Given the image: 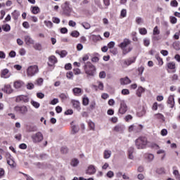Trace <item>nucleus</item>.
<instances>
[{"mask_svg": "<svg viewBox=\"0 0 180 180\" xmlns=\"http://www.w3.org/2000/svg\"><path fill=\"white\" fill-rule=\"evenodd\" d=\"M31 139L34 144H39V143H41L43 140H44V136L43 135V133L38 131L35 134H33L31 136Z\"/></svg>", "mask_w": 180, "mask_h": 180, "instance_id": "obj_4", "label": "nucleus"}, {"mask_svg": "<svg viewBox=\"0 0 180 180\" xmlns=\"http://www.w3.org/2000/svg\"><path fill=\"white\" fill-rule=\"evenodd\" d=\"M57 103H58V98H53L50 103L51 105H57Z\"/></svg>", "mask_w": 180, "mask_h": 180, "instance_id": "obj_55", "label": "nucleus"}, {"mask_svg": "<svg viewBox=\"0 0 180 180\" xmlns=\"http://www.w3.org/2000/svg\"><path fill=\"white\" fill-rule=\"evenodd\" d=\"M145 158L149 162L153 161L154 160V155L153 154H145Z\"/></svg>", "mask_w": 180, "mask_h": 180, "instance_id": "obj_27", "label": "nucleus"}, {"mask_svg": "<svg viewBox=\"0 0 180 180\" xmlns=\"http://www.w3.org/2000/svg\"><path fill=\"white\" fill-rule=\"evenodd\" d=\"M32 12L34 13V15H37V13L40 12V8L38 6H34L32 8Z\"/></svg>", "mask_w": 180, "mask_h": 180, "instance_id": "obj_30", "label": "nucleus"}, {"mask_svg": "<svg viewBox=\"0 0 180 180\" xmlns=\"http://www.w3.org/2000/svg\"><path fill=\"white\" fill-rule=\"evenodd\" d=\"M120 84L121 85H129V84H131V80L129 79V77H124L120 79Z\"/></svg>", "mask_w": 180, "mask_h": 180, "instance_id": "obj_19", "label": "nucleus"}, {"mask_svg": "<svg viewBox=\"0 0 180 180\" xmlns=\"http://www.w3.org/2000/svg\"><path fill=\"white\" fill-rule=\"evenodd\" d=\"M31 105H32L35 109H39V108H40V103H39L37 101H31Z\"/></svg>", "mask_w": 180, "mask_h": 180, "instance_id": "obj_29", "label": "nucleus"}, {"mask_svg": "<svg viewBox=\"0 0 180 180\" xmlns=\"http://www.w3.org/2000/svg\"><path fill=\"white\" fill-rule=\"evenodd\" d=\"M167 103L169 105V108H174L175 106V98H174V95H170L167 99Z\"/></svg>", "mask_w": 180, "mask_h": 180, "instance_id": "obj_13", "label": "nucleus"}, {"mask_svg": "<svg viewBox=\"0 0 180 180\" xmlns=\"http://www.w3.org/2000/svg\"><path fill=\"white\" fill-rule=\"evenodd\" d=\"M7 164L11 167V168H15L16 167V163H15V160L12 158V155L11 154H7Z\"/></svg>", "mask_w": 180, "mask_h": 180, "instance_id": "obj_11", "label": "nucleus"}, {"mask_svg": "<svg viewBox=\"0 0 180 180\" xmlns=\"http://www.w3.org/2000/svg\"><path fill=\"white\" fill-rule=\"evenodd\" d=\"M39 72V66L37 65H30L27 69V77H34L36 74Z\"/></svg>", "mask_w": 180, "mask_h": 180, "instance_id": "obj_5", "label": "nucleus"}, {"mask_svg": "<svg viewBox=\"0 0 180 180\" xmlns=\"http://www.w3.org/2000/svg\"><path fill=\"white\" fill-rule=\"evenodd\" d=\"M79 165V160L77 158H73L70 160V165L71 167H78Z\"/></svg>", "mask_w": 180, "mask_h": 180, "instance_id": "obj_20", "label": "nucleus"}, {"mask_svg": "<svg viewBox=\"0 0 180 180\" xmlns=\"http://www.w3.org/2000/svg\"><path fill=\"white\" fill-rule=\"evenodd\" d=\"M24 40L27 46H33V44H34V39L30 35H25L24 37Z\"/></svg>", "mask_w": 180, "mask_h": 180, "instance_id": "obj_9", "label": "nucleus"}, {"mask_svg": "<svg viewBox=\"0 0 180 180\" xmlns=\"http://www.w3.org/2000/svg\"><path fill=\"white\" fill-rule=\"evenodd\" d=\"M59 98L65 101V99H67V98H68V96H67L65 94H60Z\"/></svg>", "mask_w": 180, "mask_h": 180, "instance_id": "obj_56", "label": "nucleus"}, {"mask_svg": "<svg viewBox=\"0 0 180 180\" xmlns=\"http://www.w3.org/2000/svg\"><path fill=\"white\" fill-rule=\"evenodd\" d=\"M32 46L33 49H34V50H37V51H41V50H43V46L40 43L34 44Z\"/></svg>", "mask_w": 180, "mask_h": 180, "instance_id": "obj_23", "label": "nucleus"}, {"mask_svg": "<svg viewBox=\"0 0 180 180\" xmlns=\"http://www.w3.org/2000/svg\"><path fill=\"white\" fill-rule=\"evenodd\" d=\"M110 51L113 54L114 56H116L117 54V49L116 48H112L110 49Z\"/></svg>", "mask_w": 180, "mask_h": 180, "instance_id": "obj_53", "label": "nucleus"}, {"mask_svg": "<svg viewBox=\"0 0 180 180\" xmlns=\"http://www.w3.org/2000/svg\"><path fill=\"white\" fill-rule=\"evenodd\" d=\"M136 22L137 25H141V23H143V18H140V17L136 18Z\"/></svg>", "mask_w": 180, "mask_h": 180, "instance_id": "obj_51", "label": "nucleus"}, {"mask_svg": "<svg viewBox=\"0 0 180 180\" xmlns=\"http://www.w3.org/2000/svg\"><path fill=\"white\" fill-rule=\"evenodd\" d=\"M52 20H53V23H57V24L60 23V18H58L53 17L52 18Z\"/></svg>", "mask_w": 180, "mask_h": 180, "instance_id": "obj_59", "label": "nucleus"}, {"mask_svg": "<svg viewBox=\"0 0 180 180\" xmlns=\"http://www.w3.org/2000/svg\"><path fill=\"white\" fill-rule=\"evenodd\" d=\"M2 29L4 32H9V30H11V25L6 24L2 26Z\"/></svg>", "mask_w": 180, "mask_h": 180, "instance_id": "obj_34", "label": "nucleus"}, {"mask_svg": "<svg viewBox=\"0 0 180 180\" xmlns=\"http://www.w3.org/2000/svg\"><path fill=\"white\" fill-rule=\"evenodd\" d=\"M131 44V41L129 39H124L123 41L121 42L119 45L118 47L122 50V54L124 56H126V54H128V53H130L131 50H133V46H129Z\"/></svg>", "mask_w": 180, "mask_h": 180, "instance_id": "obj_1", "label": "nucleus"}, {"mask_svg": "<svg viewBox=\"0 0 180 180\" xmlns=\"http://www.w3.org/2000/svg\"><path fill=\"white\" fill-rule=\"evenodd\" d=\"M34 88V84L33 83H28L27 84V89H33Z\"/></svg>", "mask_w": 180, "mask_h": 180, "instance_id": "obj_52", "label": "nucleus"}, {"mask_svg": "<svg viewBox=\"0 0 180 180\" xmlns=\"http://www.w3.org/2000/svg\"><path fill=\"white\" fill-rule=\"evenodd\" d=\"M119 112L121 115H124L127 112V105L124 103V101L120 102V108Z\"/></svg>", "mask_w": 180, "mask_h": 180, "instance_id": "obj_8", "label": "nucleus"}, {"mask_svg": "<svg viewBox=\"0 0 180 180\" xmlns=\"http://www.w3.org/2000/svg\"><path fill=\"white\" fill-rule=\"evenodd\" d=\"M170 22L172 24V25H175V23H176L177 22V19L176 18L174 17V16H170Z\"/></svg>", "mask_w": 180, "mask_h": 180, "instance_id": "obj_40", "label": "nucleus"}, {"mask_svg": "<svg viewBox=\"0 0 180 180\" xmlns=\"http://www.w3.org/2000/svg\"><path fill=\"white\" fill-rule=\"evenodd\" d=\"M115 41H110L108 44V49H112L115 47Z\"/></svg>", "mask_w": 180, "mask_h": 180, "instance_id": "obj_47", "label": "nucleus"}, {"mask_svg": "<svg viewBox=\"0 0 180 180\" xmlns=\"http://www.w3.org/2000/svg\"><path fill=\"white\" fill-rule=\"evenodd\" d=\"M135 144H136V147L139 150L146 148V146H147V138L140 136L135 141Z\"/></svg>", "mask_w": 180, "mask_h": 180, "instance_id": "obj_3", "label": "nucleus"}, {"mask_svg": "<svg viewBox=\"0 0 180 180\" xmlns=\"http://www.w3.org/2000/svg\"><path fill=\"white\" fill-rule=\"evenodd\" d=\"M61 153H63V154H67L68 153V148L66 147H63L60 149Z\"/></svg>", "mask_w": 180, "mask_h": 180, "instance_id": "obj_49", "label": "nucleus"}, {"mask_svg": "<svg viewBox=\"0 0 180 180\" xmlns=\"http://www.w3.org/2000/svg\"><path fill=\"white\" fill-rule=\"evenodd\" d=\"M99 78H106V72L105 71H102L99 73Z\"/></svg>", "mask_w": 180, "mask_h": 180, "instance_id": "obj_48", "label": "nucleus"}, {"mask_svg": "<svg viewBox=\"0 0 180 180\" xmlns=\"http://www.w3.org/2000/svg\"><path fill=\"white\" fill-rule=\"evenodd\" d=\"M71 103L73 105V108H75L76 109H79V101L72 100Z\"/></svg>", "mask_w": 180, "mask_h": 180, "instance_id": "obj_24", "label": "nucleus"}, {"mask_svg": "<svg viewBox=\"0 0 180 180\" xmlns=\"http://www.w3.org/2000/svg\"><path fill=\"white\" fill-rule=\"evenodd\" d=\"M0 77L1 78H5V79L9 78V77H11V75H9V70L8 69L2 70L0 73Z\"/></svg>", "mask_w": 180, "mask_h": 180, "instance_id": "obj_14", "label": "nucleus"}, {"mask_svg": "<svg viewBox=\"0 0 180 180\" xmlns=\"http://www.w3.org/2000/svg\"><path fill=\"white\" fill-rule=\"evenodd\" d=\"M37 96L39 99H43V98H44V94H43V93H37Z\"/></svg>", "mask_w": 180, "mask_h": 180, "instance_id": "obj_62", "label": "nucleus"}, {"mask_svg": "<svg viewBox=\"0 0 180 180\" xmlns=\"http://www.w3.org/2000/svg\"><path fill=\"white\" fill-rule=\"evenodd\" d=\"M137 115L138 116H139V117H141V116H144V115H146V110L143 108L141 112H138Z\"/></svg>", "mask_w": 180, "mask_h": 180, "instance_id": "obj_42", "label": "nucleus"}, {"mask_svg": "<svg viewBox=\"0 0 180 180\" xmlns=\"http://www.w3.org/2000/svg\"><path fill=\"white\" fill-rule=\"evenodd\" d=\"M23 85H25V83L20 80L15 81L13 83V86H14V88H15V89H19L22 88V86H23Z\"/></svg>", "mask_w": 180, "mask_h": 180, "instance_id": "obj_18", "label": "nucleus"}, {"mask_svg": "<svg viewBox=\"0 0 180 180\" xmlns=\"http://www.w3.org/2000/svg\"><path fill=\"white\" fill-rule=\"evenodd\" d=\"M2 91L6 94H12V92H13V90L12 89V86H11L10 84L4 85V87L2 89Z\"/></svg>", "mask_w": 180, "mask_h": 180, "instance_id": "obj_15", "label": "nucleus"}, {"mask_svg": "<svg viewBox=\"0 0 180 180\" xmlns=\"http://www.w3.org/2000/svg\"><path fill=\"white\" fill-rule=\"evenodd\" d=\"M69 26H71L72 27H75V26H77V22H75L73 20H70L69 21Z\"/></svg>", "mask_w": 180, "mask_h": 180, "instance_id": "obj_54", "label": "nucleus"}, {"mask_svg": "<svg viewBox=\"0 0 180 180\" xmlns=\"http://www.w3.org/2000/svg\"><path fill=\"white\" fill-rule=\"evenodd\" d=\"M122 95H129L130 94V91L127 89H124L122 90Z\"/></svg>", "mask_w": 180, "mask_h": 180, "instance_id": "obj_46", "label": "nucleus"}, {"mask_svg": "<svg viewBox=\"0 0 180 180\" xmlns=\"http://www.w3.org/2000/svg\"><path fill=\"white\" fill-rule=\"evenodd\" d=\"M63 9L64 12H70L71 11V8H70V6L68 3H65L64 6H63Z\"/></svg>", "mask_w": 180, "mask_h": 180, "instance_id": "obj_28", "label": "nucleus"}, {"mask_svg": "<svg viewBox=\"0 0 180 180\" xmlns=\"http://www.w3.org/2000/svg\"><path fill=\"white\" fill-rule=\"evenodd\" d=\"M49 63H48L49 67H53L54 64L57 63V58L54 56H51L49 58Z\"/></svg>", "mask_w": 180, "mask_h": 180, "instance_id": "obj_17", "label": "nucleus"}, {"mask_svg": "<svg viewBox=\"0 0 180 180\" xmlns=\"http://www.w3.org/2000/svg\"><path fill=\"white\" fill-rule=\"evenodd\" d=\"M160 32L158 29V26H155L153 29V35L157 36V34H160Z\"/></svg>", "mask_w": 180, "mask_h": 180, "instance_id": "obj_36", "label": "nucleus"}, {"mask_svg": "<svg viewBox=\"0 0 180 180\" xmlns=\"http://www.w3.org/2000/svg\"><path fill=\"white\" fill-rule=\"evenodd\" d=\"M56 113H61L63 112V108L60 106H57L56 108Z\"/></svg>", "mask_w": 180, "mask_h": 180, "instance_id": "obj_60", "label": "nucleus"}, {"mask_svg": "<svg viewBox=\"0 0 180 180\" xmlns=\"http://www.w3.org/2000/svg\"><path fill=\"white\" fill-rule=\"evenodd\" d=\"M19 54L20 56H25L26 54V50L23 48L20 49L19 51Z\"/></svg>", "mask_w": 180, "mask_h": 180, "instance_id": "obj_50", "label": "nucleus"}, {"mask_svg": "<svg viewBox=\"0 0 180 180\" xmlns=\"http://www.w3.org/2000/svg\"><path fill=\"white\" fill-rule=\"evenodd\" d=\"M139 33L141 34H146V33H147V29H146V28H140L139 29Z\"/></svg>", "mask_w": 180, "mask_h": 180, "instance_id": "obj_45", "label": "nucleus"}, {"mask_svg": "<svg viewBox=\"0 0 180 180\" xmlns=\"http://www.w3.org/2000/svg\"><path fill=\"white\" fill-rule=\"evenodd\" d=\"M98 89H101V91H103V83L102 82H98Z\"/></svg>", "mask_w": 180, "mask_h": 180, "instance_id": "obj_63", "label": "nucleus"}, {"mask_svg": "<svg viewBox=\"0 0 180 180\" xmlns=\"http://www.w3.org/2000/svg\"><path fill=\"white\" fill-rule=\"evenodd\" d=\"M72 130L73 134H75V133H78V131H79V127L72 125Z\"/></svg>", "mask_w": 180, "mask_h": 180, "instance_id": "obj_33", "label": "nucleus"}, {"mask_svg": "<svg viewBox=\"0 0 180 180\" xmlns=\"http://www.w3.org/2000/svg\"><path fill=\"white\" fill-rule=\"evenodd\" d=\"M121 18H126L127 16V11L126 9H122L120 13Z\"/></svg>", "mask_w": 180, "mask_h": 180, "instance_id": "obj_37", "label": "nucleus"}, {"mask_svg": "<svg viewBox=\"0 0 180 180\" xmlns=\"http://www.w3.org/2000/svg\"><path fill=\"white\" fill-rule=\"evenodd\" d=\"M175 50H180V44L178 43L174 44Z\"/></svg>", "mask_w": 180, "mask_h": 180, "instance_id": "obj_64", "label": "nucleus"}, {"mask_svg": "<svg viewBox=\"0 0 180 180\" xmlns=\"http://www.w3.org/2000/svg\"><path fill=\"white\" fill-rule=\"evenodd\" d=\"M66 77L67 78H68V79H72V77H74V74L72 73V72H69L66 74Z\"/></svg>", "mask_w": 180, "mask_h": 180, "instance_id": "obj_43", "label": "nucleus"}, {"mask_svg": "<svg viewBox=\"0 0 180 180\" xmlns=\"http://www.w3.org/2000/svg\"><path fill=\"white\" fill-rule=\"evenodd\" d=\"M124 130V126L123 125H116L114 127V131H117L119 133H122Z\"/></svg>", "mask_w": 180, "mask_h": 180, "instance_id": "obj_21", "label": "nucleus"}, {"mask_svg": "<svg viewBox=\"0 0 180 180\" xmlns=\"http://www.w3.org/2000/svg\"><path fill=\"white\" fill-rule=\"evenodd\" d=\"M14 110L15 112H17V113H19V115L25 116V115H27V112H29V108L26 105H17L14 107Z\"/></svg>", "mask_w": 180, "mask_h": 180, "instance_id": "obj_6", "label": "nucleus"}, {"mask_svg": "<svg viewBox=\"0 0 180 180\" xmlns=\"http://www.w3.org/2000/svg\"><path fill=\"white\" fill-rule=\"evenodd\" d=\"M171 6H174V8H176L178 6V1L176 0H173L170 3Z\"/></svg>", "mask_w": 180, "mask_h": 180, "instance_id": "obj_44", "label": "nucleus"}, {"mask_svg": "<svg viewBox=\"0 0 180 180\" xmlns=\"http://www.w3.org/2000/svg\"><path fill=\"white\" fill-rule=\"evenodd\" d=\"M84 70L85 74L89 77H94L95 75V72H96V68H95V65L91 63V62H87L85 63Z\"/></svg>", "mask_w": 180, "mask_h": 180, "instance_id": "obj_2", "label": "nucleus"}, {"mask_svg": "<svg viewBox=\"0 0 180 180\" xmlns=\"http://www.w3.org/2000/svg\"><path fill=\"white\" fill-rule=\"evenodd\" d=\"M141 130H143V125L141 124H132L129 127V132L134 131V133H140Z\"/></svg>", "mask_w": 180, "mask_h": 180, "instance_id": "obj_7", "label": "nucleus"}, {"mask_svg": "<svg viewBox=\"0 0 180 180\" xmlns=\"http://www.w3.org/2000/svg\"><path fill=\"white\" fill-rule=\"evenodd\" d=\"M143 43H144V46H146V47H148V46H150V39H145L143 40Z\"/></svg>", "mask_w": 180, "mask_h": 180, "instance_id": "obj_57", "label": "nucleus"}, {"mask_svg": "<svg viewBox=\"0 0 180 180\" xmlns=\"http://www.w3.org/2000/svg\"><path fill=\"white\" fill-rule=\"evenodd\" d=\"M89 104V98H88V97H84L83 98V105L84 106H88Z\"/></svg>", "mask_w": 180, "mask_h": 180, "instance_id": "obj_35", "label": "nucleus"}, {"mask_svg": "<svg viewBox=\"0 0 180 180\" xmlns=\"http://www.w3.org/2000/svg\"><path fill=\"white\" fill-rule=\"evenodd\" d=\"M56 54H58L59 56H60L61 58H64V57H65V56H67L68 54L66 51H61L60 52H59L58 51H56Z\"/></svg>", "mask_w": 180, "mask_h": 180, "instance_id": "obj_26", "label": "nucleus"}, {"mask_svg": "<svg viewBox=\"0 0 180 180\" xmlns=\"http://www.w3.org/2000/svg\"><path fill=\"white\" fill-rule=\"evenodd\" d=\"M44 23L46 27H49V29H51V27H53V22L51 21L45 20Z\"/></svg>", "mask_w": 180, "mask_h": 180, "instance_id": "obj_31", "label": "nucleus"}, {"mask_svg": "<svg viewBox=\"0 0 180 180\" xmlns=\"http://www.w3.org/2000/svg\"><path fill=\"white\" fill-rule=\"evenodd\" d=\"M82 26H83V27H84V29H91V25L88 22H83L82 23Z\"/></svg>", "mask_w": 180, "mask_h": 180, "instance_id": "obj_39", "label": "nucleus"}, {"mask_svg": "<svg viewBox=\"0 0 180 180\" xmlns=\"http://www.w3.org/2000/svg\"><path fill=\"white\" fill-rule=\"evenodd\" d=\"M154 116L155 119H160L161 120H164V115L161 113L155 114Z\"/></svg>", "mask_w": 180, "mask_h": 180, "instance_id": "obj_38", "label": "nucleus"}, {"mask_svg": "<svg viewBox=\"0 0 180 180\" xmlns=\"http://www.w3.org/2000/svg\"><path fill=\"white\" fill-rule=\"evenodd\" d=\"M167 68L169 69V70H175L176 68V66H175V63L174 62H170L167 64Z\"/></svg>", "mask_w": 180, "mask_h": 180, "instance_id": "obj_32", "label": "nucleus"}, {"mask_svg": "<svg viewBox=\"0 0 180 180\" xmlns=\"http://www.w3.org/2000/svg\"><path fill=\"white\" fill-rule=\"evenodd\" d=\"M72 37H78L79 36V32L78 31H73L71 33Z\"/></svg>", "mask_w": 180, "mask_h": 180, "instance_id": "obj_41", "label": "nucleus"}, {"mask_svg": "<svg viewBox=\"0 0 180 180\" xmlns=\"http://www.w3.org/2000/svg\"><path fill=\"white\" fill-rule=\"evenodd\" d=\"M136 62V58H134L133 59H127L123 61L122 67L124 68H126L127 67H129V65H131L133 63Z\"/></svg>", "mask_w": 180, "mask_h": 180, "instance_id": "obj_12", "label": "nucleus"}, {"mask_svg": "<svg viewBox=\"0 0 180 180\" xmlns=\"http://www.w3.org/2000/svg\"><path fill=\"white\" fill-rule=\"evenodd\" d=\"M16 102H22L24 103H27L29 102V97L25 95H20L16 97Z\"/></svg>", "mask_w": 180, "mask_h": 180, "instance_id": "obj_10", "label": "nucleus"}, {"mask_svg": "<svg viewBox=\"0 0 180 180\" xmlns=\"http://www.w3.org/2000/svg\"><path fill=\"white\" fill-rule=\"evenodd\" d=\"M110 155H112V151L110 150L104 151V158L105 160H108V158H110Z\"/></svg>", "mask_w": 180, "mask_h": 180, "instance_id": "obj_25", "label": "nucleus"}, {"mask_svg": "<svg viewBox=\"0 0 180 180\" xmlns=\"http://www.w3.org/2000/svg\"><path fill=\"white\" fill-rule=\"evenodd\" d=\"M96 172V169H95V166L91 165L89 166L86 174H89V175H94Z\"/></svg>", "mask_w": 180, "mask_h": 180, "instance_id": "obj_16", "label": "nucleus"}, {"mask_svg": "<svg viewBox=\"0 0 180 180\" xmlns=\"http://www.w3.org/2000/svg\"><path fill=\"white\" fill-rule=\"evenodd\" d=\"M37 82V85H41L43 84V79L42 78H39L38 79L36 80Z\"/></svg>", "mask_w": 180, "mask_h": 180, "instance_id": "obj_58", "label": "nucleus"}, {"mask_svg": "<svg viewBox=\"0 0 180 180\" xmlns=\"http://www.w3.org/2000/svg\"><path fill=\"white\" fill-rule=\"evenodd\" d=\"M113 175H115V174L113 173V172L112 171H109L108 173H107V176L108 178H113Z\"/></svg>", "mask_w": 180, "mask_h": 180, "instance_id": "obj_61", "label": "nucleus"}, {"mask_svg": "<svg viewBox=\"0 0 180 180\" xmlns=\"http://www.w3.org/2000/svg\"><path fill=\"white\" fill-rule=\"evenodd\" d=\"M72 91L75 96H79L81 92H82V89H81V88L75 87L72 89Z\"/></svg>", "mask_w": 180, "mask_h": 180, "instance_id": "obj_22", "label": "nucleus"}]
</instances>
